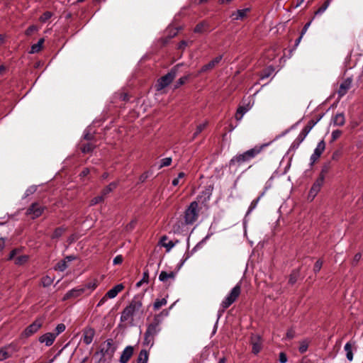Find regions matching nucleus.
<instances>
[{"instance_id": "nucleus-1", "label": "nucleus", "mask_w": 363, "mask_h": 363, "mask_svg": "<svg viewBox=\"0 0 363 363\" xmlns=\"http://www.w3.org/2000/svg\"><path fill=\"white\" fill-rule=\"evenodd\" d=\"M269 143H264L260 145H255L254 147L242 153L235 155L228 162L229 168L238 167L242 164L250 162L267 147Z\"/></svg>"}, {"instance_id": "nucleus-2", "label": "nucleus", "mask_w": 363, "mask_h": 363, "mask_svg": "<svg viewBox=\"0 0 363 363\" xmlns=\"http://www.w3.org/2000/svg\"><path fill=\"white\" fill-rule=\"evenodd\" d=\"M142 299L143 296L140 295L135 296L133 298L129 305L123 310L120 318L121 322L127 321L140 311H141V313H143V311L141 310L143 307Z\"/></svg>"}, {"instance_id": "nucleus-3", "label": "nucleus", "mask_w": 363, "mask_h": 363, "mask_svg": "<svg viewBox=\"0 0 363 363\" xmlns=\"http://www.w3.org/2000/svg\"><path fill=\"white\" fill-rule=\"evenodd\" d=\"M117 350V345L114 342L113 339H107L101 345L99 352L102 357L100 359L101 361L104 358V361H106L107 358L108 360H111L115 352Z\"/></svg>"}, {"instance_id": "nucleus-4", "label": "nucleus", "mask_w": 363, "mask_h": 363, "mask_svg": "<svg viewBox=\"0 0 363 363\" xmlns=\"http://www.w3.org/2000/svg\"><path fill=\"white\" fill-rule=\"evenodd\" d=\"M179 66V65H177L176 66L173 67L167 74L157 79V82L155 84L157 91L162 90L172 83V82L177 76Z\"/></svg>"}, {"instance_id": "nucleus-5", "label": "nucleus", "mask_w": 363, "mask_h": 363, "mask_svg": "<svg viewBox=\"0 0 363 363\" xmlns=\"http://www.w3.org/2000/svg\"><path fill=\"white\" fill-rule=\"evenodd\" d=\"M199 203L192 201L184 211V223L186 225L194 224L199 217Z\"/></svg>"}, {"instance_id": "nucleus-6", "label": "nucleus", "mask_w": 363, "mask_h": 363, "mask_svg": "<svg viewBox=\"0 0 363 363\" xmlns=\"http://www.w3.org/2000/svg\"><path fill=\"white\" fill-rule=\"evenodd\" d=\"M241 292V287L239 284L234 286L230 294L225 297V298L221 303L222 312H224L225 309L230 307L239 297Z\"/></svg>"}, {"instance_id": "nucleus-7", "label": "nucleus", "mask_w": 363, "mask_h": 363, "mask_svg": "<svg viewBox=\"0 0 363 363\" xmlns=\"http://www.w3.org/2000/svg\"><path fill=\"white\" fill-rule=\"evenodd\" d=\"M48 208L38 202L32 203L26 209V215L30 216L32 219H36L41 216Z\"/></svg>"}, {"instance_id": "nucleus-8", "label": "nucleus", "mask_w": 363, "mask_h": 363, "mask_svg": "<svg viewBox=\"0 0 363 363\" xmlns=\"http://www.w3.org/2000/svg\"><path fill=\"white\" fill-rule=\"evenodd\" d=\"M161 321L160 315H155L153 318L152 322L147 325L145 333L150 334V335L155 337V336L160 331V325Z\"/></svg>"}, {"instance_id": "nucleus-9", "label": "nucleus", "mask_w": 363, "mask_h": 363, "mask_svg": "<svg viewBox=\"0 0 363 363\" xmlns=\"http://www.w3.org/2000/svg\"><path fill=\"white\" fill-rule=\"evenodd\" d=\"M250 345H252V353L257 354L262 349V337L258 334L252 333L250 336Z\"/></svg>"}, {"instance_id": "nucleus-10", "label": "nucleus", "mask_w": 363, "mask_h": 363, "mask_svg": "<svg viewBox=\"0 0 363 363\" xmlns=\"http://www.w3.org/2000/svg\"><path fill=\"white\" fill-rule=\"evenodd\" d=\"M43 321L40 319H36L34 322H33L30 325L26 328V329L22 333V336L25 337H28L35 333L42 327Z\"/></svg>"}, {"instance_id": "nucleus-11", "label": "nucleus", "mask_w": 363, "mask_h": 363, "mask_svg": "<svg viewBox=\"0 0 363 363\" xmlns=\"http://www.w3.org/2000/svg\"><path fill=\"white\" fill-rule=\"evenodd\" d=\"M211 235L208 234L204 238H203L199 242H198L196 246L192 249L191 252L187 251L184 255L183 259L181 261L180 264L178 265V269H179L184 263L201 246L206 242V240L210 238Z\"/></svg>"}, {"instance_id": "nucleus-12", "label": "nucleus", "mask_w": 363, "mask_h": 363, "mask_svg": "<svg viewBox=\"0 0 363 363\" xmlns=\"http://www.w3.org/2000/svg\"><path fill=\"white\" fill-rule=\"evenodd\" d=\"M325 149V143L323 140L320 141L318 143L317 147H315L313 154L311 156V165H313V164L319 159L321 156L322 153Z\"/></svg>"}, {"instance_id": "nucleus-13", "label": "nucleus", "mask_w": 363, "mask_h": 363, "mask_svg": "<svg viewBox=\"0 0 363 363\" xmlns=\"http://www.w3.org/2000/svg\"><path fill=\"white\" fill-rule=\"evenodd\" d=\"M95 335V330L91 327H86L83 330V342L86 345L91 343Z\"/></svg>"}, {"instance_id": "nucleus-14", "label": "nucleus", "mask_w": 363, "mask_h": 363, "mask_svg": "<svg viewBox=\"0 0 363 363\" xmlns=\"http://www.w3.org/2000/svg\"><path fill=\"white\" fill-rule=\"evenodd\" d=\"M134 348L133 346H127L124 350L123 351L119 362L120 363H128L129 359L131 358V357L133 354Z\"/></svg>"}, {"instance_id": "nucleus-15", "label": "nucleus", "mask_w": 363, "mask_h": 363, "mask_svg": "<svg viewBox=\"0 0 363 363\" xmlns=\"http://www.w3.org/2000/svg\"><path fill=\"white\" fill-rule=\"evenodd\" d=\"M84 294V289H81L80 286L72 289L68 291L63 297V300H68L72 298H77Z\"/></svg>"}, {"instance_id": "nucleus-16", "label": "nucleus", "mask_w": 363, "mask_h": 363, "mask_svg": "<svg viewBox=\"0 0 363 363\" xmlns=\"http://www.w3.org/2000/svg\"><path fill=\"white\" fill-rule=\"evenodd\" d=\"M56 335H54V333H47L39 337L38 340L41 343H45L46 346H50L53 344Z\"/></svg>"}, {"instance_id": "nucleus-17", "label": "nucleus", "mask_w": 363, "mask_h": 363, "mask_svg": "<svg viewBox=\"0 0 363 363\" xmlns=\"http://www.w3.org/2000/svg\"><path fill=\"white\" fill-rule=\"evenodd\" d=\"M352 84V79L350 78H347L345 79L340 85V88L337 91V94L339 97H342L345 95L347 91L350 89Z\"/></svg>"}, {"instance_id": "nucleus-18", "label": "nucleus", "mask_w": 363, "mask_h": 363, "mask_svg": "<svg viewBox=\"0 0 363 363\" xmlns=\"http://www.w3.org/2000/svg\"><path fill=\"white\" fill-rule=\"evenodd\" d=\"M223 55H218L213 60H211L208 63L202 66L201 69V72H205L208 70L212 69L215 67L216 65H218L222 60Z\"/></svg>"}, {"instance_id": "nucleus-19", "label": "nucleus", "mask_w": 363, "mask_h": 363, "mask_svg": "<svg viewBox=\"0 0 363 363\" xmlns=\"http://www.w3.org/2000/svg\"><path fill=\"white\" fill-rule=\"evenodd\" d=\"M209 26L210 25L208 21H202L199 22L198 24H196V26L194 28V32L195 33L203 34L206 32L209 31Z\"/></svg>"}, {"instance_id": "nucleus-20", "label": "nucleus", "mask_w": 363, "mask_h": 363, "mask_svg": "<svg viewBox=\"0 0 363 363\" xmlns=\"http://www.w3.org/2000/svg\"><path fill=\"white\" fill-rule=\"evenodd\" d=\"M96 147V145L94 143H82L79 144V149L84 154L91 153Z\"/></svg>"}, {"instance_id": "nucleus-21", "label": "nucleus", "mask_w": 363, "mask_h": 363, "mask_svg": "<svg viewBox=\"0 0 363 363\" xmlns=\"http://www.w3.org/2000/svg\"><path fill=\"white\" fill-rule=\"evenodd\" d=\"M124 289V286L123 284H119L113 286L112 289L108 290L106 294V298H115L119 292H121Z\"/></svg>"}, {"instance_id": "nucleus-22", "label": "nucleus", "mask_w": 363, "mask_h": 363, "mask_svg": "<svg viewBox=\"0 0 363 363\" xmlns=\"http://www.w3.org/2000/svg\"><path fill=\"white\" fill-rule=\"evenodd\" d=\"M250 11V9H244L237 10L235 12H233L231 15V17L233 20H241L247 16V13Z\"/></svg>"}, {"instance_id": "nucleus-23", "label": "nucleus", "mask_w": 363, "mask_h": 363, "mask_svg": "<svg viewBox=\"0 0 363 363\" xmlns=\"http://www.w3.org/2000/svg\"><path fill=\"white\" fill-rule=\"evenodd\" d=\"M213 190V185H209L207 187H206V189L201 192V195L200 196V197L201 199L203 198L202 203H206L210 200Z\"/></svg>"}, {"instance_id": "nucleus-24", "label": "nucleus", "mask_w": 363, "mask_h": 363, "mask_svg": "<svg viewBox=\"0 0 363 363\" xmlns=\"http://www.w3.org/2000/svg\"><path fill=\"white\" fill-rule=\"evenodd\" d=\"M250 109V104H247L246 106H240L238 108L236 113H235V119L237 121L241 120V118H242L243 115L246 112H247Z\"/></svg>"}, {"instance_id": "nucleus-25", "label": "nucleus", "mask_w": 363, "mask_h": 363, "mask_svg": "<svg viewBox=\"0 0 363 363\" xmlns=\"http://www.w3.org/2000/svg\"><path fill=\"white\" fill-rule=\"evenodd\" d=\"M300 277V268L294 269L291 271L288 284L290 285H294L298 281Z\"/></svg>"}, {"instance_id": "nucleus-26", "label": "nucleus", "mask_w": 363, "mask_h": 363, "mask_svg": "<svg viewBox=\"0 0 363 363\" xmlns=\"http://www.w3.org/2000/svg\"><path fill=\"white\" fill-rule=\"evenodd\" d=\"M98 285L97 281H90L84 286H81V289H84V294L89 295L92 291H94Z\"/></svg>"}, {"instance_id": "nucleus-27", "label": "nucleus", "mask_w": 363, "mask_h": 363, "mask_svg": "<svg viewBox=\"0 0 363 363\" xmlns=\"http://www.w3.org/2000/svg\"><path fill=\"white\" fill-rule=\"evenodd\" d=\"M335 125L342 126L345 123V116L343 113H337L333 118Z\"/></svg>"}, {"instance_id": "nucleus-28", "label": "nucleus", "mask_w": 363, "mask_h": 363, "mask_svg": "<svg viewBox=\"0 0 363 363\" xmlns=\"http://www.w3.org/2000/svg\"><path fill=\"white\" fill-rule=\"evenodd\" d=\"M330 2L331 0H325L323 4L314 12L312 20H313L316 16L321 15L328 9Z\"/></svg>"}, {"instance_id": "nucleus-29", "label": "nucleus", "mask_w": 363, "mask_h": 363, "mask_svg": "<svg viewBox=\"0 0 363 363\" xmlns=\"http://www.w3.org/2000/svg\"><path fill=\"white\" fill-rule=\"evenodd\" d=\"M148 357V352L145 349L141 350L137 358V363H147Z\"/></svg>"}, {"instance_id": "nucleus-30", "label": "nucleus", "mask_w": 363, "mask_h": 363, "mask_svg": "<svg viewBox=\"0 0 363 363\" xmlns=\"http://www.w3.org/2000/svg\"><path fill=\"white\" fill-rule=\"evenodd\" d=\"M44 42H45V39L43 38L39 39V40L37 43L33 44L31 46L30 50L29 52L31 54H34V53H37L39 51H40L43 48V45Z\"/></svg>"}, {"instance_id": "nucleus-31", "label": "nucleus", "mask_w": 363, "mask_h": 363, "mask_svg": "<svg viewBox=\"0 0 363 363\" xmlns=\"http://www.w3.org/2000/svg\"><path fill=\"white\" fill-rule=\"evenodd\" d=\"M118 182H111L108 186L103 189V190L101 191V194L104 196H106L107 194L113 191L118 186Z\"/></svg>"}, {"instance_id": "nucleus-32", "label": "nucleus", "mask_w": 363, "mask_h": 363, "mask_svg": "<svg viewBox=\"0 0 363 363\" xmlns=\"http://www.w3.org/2000/svg\"><path fill=\"white\" fill-rule=\"evenodd\" d=\"M66 230L67 228L64 226H60L55 228L52 235H51V239L55 240L60 238Z\"/></svg>"}, {"instance_id": "nucleus-33", "label": "nucleus", "mask_w": 363, "mask_h": 363, "mask_svg": "<svg viewBox=\"0 0 363 363\" xmlns=\"http://www.w3.org/2000/svg\"><path fill=\"white\" fill-rule=\"evenodd\" d=\"M274 68L272 66H269L265 69H262L260 72V78L266 79L271 76V74L274 72Z\"/></svg>"}, {"instance_id": "nucleus-34", "label": "nucleus", "mask_w": 363, "mask_h": 363, "mask_svg": "<svg viewBox=\"0 0 363 363\" xmlns=\"http://www.w3.org/2000/svg\"><path fill=\"white\" fill-rule=\"evenodd\" d=\"M345 350L346 351L347 359L352 361L353 359L352 345L350 342L345 344Z\"/></svg>"}, {"instance_id": "nucleus-35", "label": "nucleus", "mask_w": 363, "mask_h": 363, "mask_svg": "<svg viewBox=\"0 0 363 363\" xmlns=\"http://www.w3.org/2000/svg\"><path fill=\"white\" fill-rule=\"evenodd\" d=\"M83 139L89 143H94L96 141L94 133H90L89 130H84Z\"/></svg>"}, {"instance_id": "nucleus-36", "label": "nucleus", "mask_w": 363, "mask_h": 363, "mask_svg": "<svg viewBox=\"0 0 363 363\" xmlns=\"http://www.w3.org/2000/svg\"><path fill=\"white\" fill-rule=\"evenodd\" d=\"M316 125V121H314V119L310 120L307 125L303 128L301 132L304 133L306 136L308 133L311 130V129Z\"/></svg>"}, {"instance_id": "nucleus-37", "label": "nucleus", "mask_w": 363, "mask_h": 363, "mask_svg": "<svg viewBox=\"0 0 363 363\" xmlns=\"http://www.w3.org/2000/svg\"><path fill=\"white\" fill-rule=\"evenodd\" d=\"M29 259V256L26 255H20L17 257L15 260L14 263L16 265H23L25 263H26Z\"/></svg>"}, {"instance_id": "nucleus-38", "label": "nucleus", "mask_w": 363, "mask_h": 363, "mask_svg": "<svg viewBox=\"0 0 363 363\" xmlns=\"http://www.w3.org/2000/svg\"><path fill=\"white\" fill-rule=\"evenodd\" d=\"M11 357V352L6 349V346L0 349V362Z\"/></svg>"}, {"instance_id": "nucleus-39", "label": "nucleus", "mask_w": 363, "mask_h": 363, "mask_svg": "<svg viewBox=\"0 0 363 363\" xmlns=\"http://www.w3.org/2000/svg\"><path fill=\"white\" fill-rule=\"evenodd\" d=\"M154 338L155 337L153 336L150 335V334L145 333L143 345H146V346L150 345V347H152L154 344Z\"/></svg>"}, {"instance_id": "nucleus-40", "label": "nucleus", "mask_w": 363, "mask_h": 363, "mask_svg": "<svg viewBox=\"0 0 363 363\" xmlns=\"http://www.w3.org/2000/svg\"><path fill=\"white\" fill-rule=\"evenodd\" d=\"M191 74H187L180 77L174 84V89H178L179 86L184 85L190 78Z\"/></svg>"}, {"instance_id": "nucleus-41", "label": "nucleus", "mask_w": 363, "mask_h": 363, "mask_svg": "<svg viewBox=\"0 0 363 363\" xmlns=\"http://www.w3.org/2000/svg\"><path fill=\"white\" fill-rule=\"evenodd\" d=\"M167 304V299L163 298L162 299H156L153 304V308L155 311L159 310L162 306Z\"/></svg>"}, {"instance_id": "nucleus-42", "label": "nucleus", "mask_w": 363, "mask_h": 363, "mask_svg": "<svg viewBox=\"0 0 363 363\" xmlns=\"http://www.w3.org/2000/svg\"><path fill=\"white\" fill-rule=\"evenodd\" d=\"M67 261L65 259L60 260L57 263L55 269L64 272L67 268Z\"/></svg>"}, {"instance_id": "nucleus-43", "label": "nucleus", "mask_w": 363, "mask_h": 363, "mask_svg": "<svg viewBox=\"0 0 363 363\" xmlns=\"http://www.w3.org/2000/svg\"><path fill=\"white\" fill-rule=\"evenodd\" d=\"M331 169V162H327L323 164L321 172L319 175H323V177H325V175L329 172L330 169Z\"/></svg>"}, {"instance_id": "nucleus-44", "label": "nucleus", "mask_w": 363, "mask_h": 363, "mask_svg": "<svg viewBox=\"0 0 363 363\" xmlns=\"http://www.w3.org/2000/svg\"><path fill=\"white\" fill-rule=\"evenodd\" d=\"M149 281V271L145 269L143 272V279L136 284L137 287H140L143 283H148Z\"/></svg>"}, {"instance_id": "nucleus-45", "label": "nucleus", "mask_w": 363, "mask_h": 363, "mask_svg": "<svg viewBox=\"0 0 363 363\" xmlns=\"http://www.w3.org/2000/svg\"><path fill=\"white\" fill-rule=\"evenodd\" d=\"M207 123H203L198 125L196 131L193 134V139L196 138L206 127Z\"/></svg>"}, {"instance_id": "nucleus-46", "label": "nucleus", "mask_w": 363, "mask_h": 363, "mask_svg": "<svg viewBox=\"0 0 363 363\" xmlns=\"http://www.w3.org/2000/svg\"><path fill=\"white\" fill-rule=\"evenodd\" d=\"M53 16V13L51 11H45L44 12L39 18V21L41 23L47 22L52 16Z\"/></svg>"}, {"instance_id": "nucleus-47", "label": "nucleus", "mask_w": 363, "mask_h": 363, "mask_svg": "<svg viewBox=\"0 0 363 363\" xmlns=\"http://www.w3.org/2000/svg\"><path fill=\"white\" fill-rule=\"evenodd\" d=\"M264 194V191H263L256 199L253 200L250 203L249 209L247 211V214H249L257 206L261 197H262Z\"/></svg>"}, {"instance_id": "nucleus-48", "label": "nucleus", "mask_w": 363, "mask_h": 363, "mask_svg": "<svg viewBox=\"0 0 363 363\" xmlns=\"http://www.w3.org/2000/svg\"><path fill=\"white\" fill-rule=\"evenodd\" d=\"M320 189L321 188L320 186L313 184L309 191V196H311L313 199L320 191Z\"/></svg>"}, {"instance_id": "nucleus-49", "label": "nucleus", "mask_w": 363, "mask_h": 363, "mask_svg": "<svg viewBox=\"0 0 363 363\" xmlns=\"http://www.w3.org/2000/svg\"><path fill=\"white\" fill-rule=\"evenodd\" d=\"M104 200V196L101 194V196H97L96 197H94L91 201H90V205L91 206H94V205H96L99 203H101L103 202Z\"/></svg>"}, {"instance_id": "nucleus-50", "label": "nucleus", "mask_w": 363, "mask_h": 363, "mask_svg": "<svg viewBox=\"0 0 363 363\" xmlns=\"http://www.w3.org/2000/svg\"><path fill=\"white\" fill-rule=\"evenodd\" d=\"M171 163H172L171 157H166V158L162 159L159 168L161 169L164 167H168L171 164Z\"/></svg>"}, {"instance_id": "nucleus-51", "label": "nucleus", "mask_w": 363, "mask_h": 363, "mask_svg": "<svg viewBox=\"0 0 363 363\" xmlns=\"http://www.w3.org/2000/svg\"><path fill=\"white\" fill-rule=\"evenodd\" d=\"M308 348V343L307 341H303L301 342L300 346L298 347V351L300 353H305Z\"/></svg>"}, {"instance_id": "nucleus-52", "label": "nucleus", "mask_w": 363, "mask_h": 363, "mask_svg": "<svg viewBox=\"0 0 363 363\" xmlns=\"http://www.w3.org/2000/svg\"><path fill=\"white\" fill-rule=\"evenodd\" d=\"M6 349H7L11 354V355L18 350V347L16 344L11 343L8 345H6Z\"/></svg>"}, {"instance_id": "nucleus-53", "label": "nucleus", "mask_w": 363, "mask_h": 363, "mask_svg": "<svg viewBox=\"0 0 363 363\" xmlns=\"http://www.w3.org/2000/svg\"><path fill=\"white\" fill-rule=\"evenodd\" d=\"M65 328H66V326L65 324L63 323H60L58 324L56 328H55V333H54V335H56V337L60 335V333H62V332H64L65 330Z\"/></svg>"}, {"instance_id": "nucleus-54", "label": "nucleus", "mask_w": 363, "mask_h": 363, "mask_svg": "<svg viewBox=\"0 0 363 363\" xmlns=\"http://www.w3.org/2000/svg\"><path fill=\"white\" fill-rule=\"evenodd\" d=\"M52 283V279L50 277L45 276L42 278V284L44 287L50 286Z\"/></svg>"}, {"instance_id": "nucleus-55", "label": "nucleus", "mask_w": 363, "mask_h": 363, "mask_svg": "<svg viewBox=\"0 0 363 363\" xmlns=\"http://www.w3.org/2000/svg\"><path fill=\"white\" fill-rule=\"evenodd\" d=\"M323 266V261L321 259H318L313 267V272L315 274H317L320 272L321 267Z\"/></svg>"}, {"instance_id": "nucleus-56", "label": "nucleus", "mask_w": 363, "mask_h": 363, "mask_svg": "<svg viewBox=\"0 0 363 363\" xmlns=\"http://www.w3.org/2000/svg\"><path fill=\"white\" fill-rule=\"evenodd\" d=\"M342 132L340 130H333L332 132V135H331V138H332L331 142H333V141L336 140L337 139H338L340 137V135H342Z\"/></svg>"}, {"instance_id": "nucleus-57", "label": "nucleus", "mask_w": 363, "mask_h": 363, "mask_svg": "<svg viewBox=\"0 0 363 363\" xmlns=\"http://www.w3.org/2000/svg\"><path fill=\"white\" fill-rule=\"evenodd\" d=\"M38 29L36 26L31 25L26 30L25 33L26 35H31L34 32L37 31Z\"/></svg>"}, {"instance_id": "nucleus-58", "label": "nucleus", "mask_w": 363, "mask_h": 363, "mask_svg": "<svg viewBox=\"0 0 363 363\" xmlns=\"http://www.w3.org/2000/svg\"><path fill=\"white\" fill-rule=\"evenodd\" d=\"M362 258V254L360 252H357L354 255L353 259L352 261V265L353 267H356L358 264L359 261Z\"/></svg>"}, {"instance_id": "nucleus-59", "label": "nucleus", "mask_w": 363, "mask_h": 363, "mask_svg": "<svg viewBox=\"0 0 363 363\" xmlns=\"http://www.w3.org/2000/svg\"><path fill=\"white\" fill-rule=\"evenodd\" d=\"M185 173L182 172H179L178 174V177L172 180V185L173 186H177L179 184V179H182L185 177Z\"/></svg>"}, {"instance_id": "nucleus-60", "label": "nucleus", "mask_w": 363, "mask_h": 363, "mask_svg": "<svg viewBox=\"0 0 363 363\" xmlns=\"http://www.w3.org/2000/svg\"><path fill=\"white\" fill-rule=\"evenodd\" d=\"M176 242L170 240L168 242H162V246L166 248L167 252H169V250L175 245Z\"/></svg>"}, {"instance_id": "nucleus-61", "label": "nucleus", "mask_w": 363, "mask_h": 363, "mask_svg": "<svg viewBox=\"0 0 363 363\" xmlns=\"http://www.w3.org/2000/svg\"><path fill=\"white\" fill-rule=\"evenodd\" d=\"M169 279L168 273L165 271H162L159 275V280L165 282Z\"/></svg>"}, {"instance_id": "nucleus-62", "label": "nucleus", "mask_w": 363, "mask_h": 363, "mask_svg": "<svg viewBox=\"0 0 363 363\" xmlns=\"http://www.w3.org/2000/svg\"><path fill=\"white\" fill-rule=\"evenodd\" d=\"M150 176V172L147 171L139 177V182L144 183Z\"/></svg>"}, {"instance_id": "nucleus-63", "label": "nucleus", "mask_w": 363, "mask_h": 363, "mask_svg": "<svg viewBox=\"0 0 363 363\" xmlns=\"http://www.w3.org/2000/svg\"><path fill=\"white\" fill-rule=\"evenodd\" d=\"M325 177H323V175H319V177L317 178V179L313 183L315 185H318L320 188L322 187L323 183H324Z\"/></svg>"}, {"instance_id": "nucleus-64", "label": "nucleus", "mask_w": 363, "mask_h": 363, "mask_svg": "<svg viewBox=\"0 0 363 363\" xmlns=\"http://www.w3.org/2000/svg\"><path fill=\"white\" fill-rule=\"evenodd\" d=\"M19 250L17 249V248H15L13 250H12L9 255V257L7 258V260H11V259H13L15 256L18 254Z\"/></svg>"}]
</instances>
